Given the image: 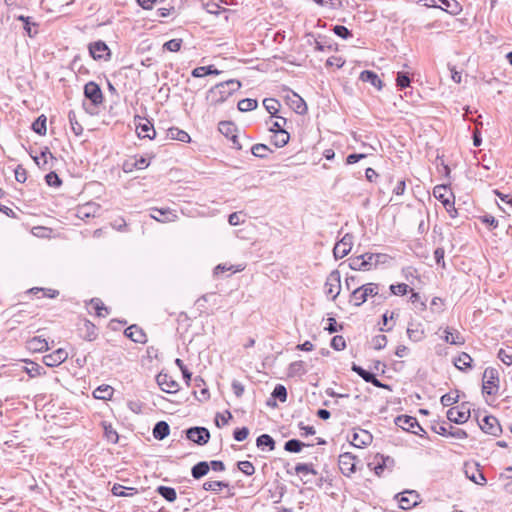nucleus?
I'll list each match as a JSON object with an SVG mask.
<instances>
[{"mask_svg": "<svg viewBox=\"0 0 512 512\" xmlns=\"http://www.w3.org/2000/svg\"><path fill=\"white\" fill-rule=\"evenodd\" d=\"M241 88V82L236 79H230L221 83L216 84L208 92V97L214 103H223L233 93Z\"/></svg>", "mask_w": 512, "mask_h": 512, "instance_id": "nucleus-1", "label": "nucleus"}, {"mask_svg": "<svg viewBox=\"0 0 512 512\" xmlns=\"http://www.w3.org/2000/svg\"><path fill=\"white\" fill-rule=\"evenodd\" d=\"M379 292V285L376 283H367L363 284L351 292L350 302H353V305L356 307L364 304L368 297H374Z\"/></svg>", "mask_w": 512, "mask_h": 512, "instance_id": "nucleus-2", "label": "nucleus"}, {"mask_svg": "<svg viewBox=\"0 0 512 512\" xmlns=\"http://www.w3.org/2000/svg\"><path fill=\"white\" fill-rule=\"evenodd\" d=\"M499 388L498 371L494 368H486L483 373L482 392L487 395H495Z\"/></svg>", "mask_w": 512, "mask_h": 512, "instance_id": "nucleus-3", "label": "nucleus"}, {"mask_svg": "<svg viewBox=\"0 0 512 512\" xmlns=\"http://www.w3.org/2000/svg\"><path fill=\"white\" fill-rule=\"evenodd\" d=\"M447 418L450 422L463 424L470 418V404L463 402L457 407H452L447 411Z\"/></svg>", "mask_w": 512, "mask_h": 512, "instance_id": "nucleus-4", "label": "nucleus"}, {"mask_svg": "<svg viewBox=\"0 0 512 512\" xmlns=\"http://www.w3.org/2000/svg\"><path fill=\"white\" fill-rule=\"evenodd\" d=\"M395 424L405 431L412 432L416 435H421L419 431L424 432L423 428L419 425L417 419L408 415H399L395 418Z\"/></svg>", "mask_w": 512, "mask_h": 512, "instance_id": "nucleus-5", "label": "nucleus"}, {"mask_svg": "<svg viewBox=\"0 0 512 512\" xmlns=\"http://www.w3.org/2000/svg\"><path fill=\"white\" fill-rule=\"evenodd\" d=\"M341 289L340 273L338 270H333L327 277L325 282V292L328 296L335 300L339 295Z\"/></svg>", "mask_w": 512, "mask_h": 512, "instance_id": "nucleus-6", "label": "nucleus"}, {"mask_svg": "<svg viewBox=\"0 0 512 512\" xmlns=\"http://www.w3.org/2000/svg\"><path fill=\"white\" fill-rule=\"evenodd\" d=\"M432 430L439 435L450 436L456 439H466L468 437L464 430L455 428L447 423L433 425Z\"/></svg>", "mask_w": 512, "mask_h": 512, "instance_id": "nucleus-7", "label": "nucleus"}, {"mask_svg": "<svg viewBox=\"0 0 512 512\" xmlns=\"http://www.w3.org/2000/svg\"><path fill=\"white\" fill-rule=\"evenodd\" d=\"M338 464L344 476L350 477L356 471V457L349 452L339 455Z\"/></svg>", "mask_w": 512, "mask_h": 512, "instance_id": "nucleus-8", "label": "nucleus"}, {"mask_svg": "<svg viewBox=\"0 0 512 512\" xmlns=\"http://www.w3.org/2000/svg\"><path fill=\"white\" fill-rule=\"evenodd\" d=\"M186 437L198 445H204L210 439V432L205 427H191L186 430Z\"/></svg>", "mask_w": 512, "mask_h": 512, "instance_id": "nucleus-9", "label": "nucleus"}, {"mask_svg": "<svg viewBox=\"0 0 512 512\" xmlns=\"http://www.w3.org/2000/svg\"><path fill=\"white\" fill-rule=\"evenodd\" d=\"M353 245V236L349 233L345 234L340 241H338L334 248L333 254L336 259H342L351 251Z\"/></svg>", "mask_w": 512, "mask_h": 512, "instance_id": "nucleus-10", "label": "nucleus"}, {"mask_svg": "<svg viewBox=\"0 0 512 512\" xmlns=\"http://www.w3.org/2000/svg\"><path fill=\"white\" fill-rule=\"evenodd\" d=\"M479 427L484 433L490 434L492 436H498L502 431L498 419L492 415L485 416L479 422Z\"/></svg>", "mask_w": 512, "mask_h": 512, "instance_id": "nucleus-11", "label": "nucleus"}, {"mask_svg": "<svg viewBox=\"0 0 512 512\" xmlns=\"http://www.w3.org/2000/svg\"><path fill=\"white\" fill-rule=\"evenodd\" d=\"M84 95L91 101L94 106L103 102V94L101 88L94 81H90L84 86Z\"/></svg>", "mask_w": 512, "mask_h": 512, "instance_id": "nucleus-12", "label": "nucleus"}, {"mask_svg": "<svg viewBox=\"0 0 512 512\" xmlns=\"http://www.w3.org/2000/svg\"><path fill=\"white\" fill-rule=\"evenodd\" d=\"M89 53L95 60H108L110 58V49L105 42L100 40L89 45Z\"/></svg>", "mask_w": 512, "mask_h": 512, "instance_id": "nucleus-13", "label": "nucleus"}, {"mask_svg": "<svg viewBox=\"0 0 512 512\" xmlns=\"http://www.w3.org/2000/svg\"><path fill=\"white\" fill-rule=\"evenodd\" d=\"M399 507L403 510H408L418 504L419 494L414 491H405L397 495Z\"/></svg>", "mask_w": 512, "mask_h": 512, "instance_id": "nucleus-14", "label": "nucleus"}, {"mask_svg": "<svg viewBox=\"0 0 512 512\" xmlns=\"http://www.w3.org/2000/svg\"><path fill=\"white\" fill-rule=\"evenodd\" d=\"M156 380L157 384L164 392L175 393L179 389V384L166 373H159Z\"/></svg>", "mask_w": 512, "mask_h": 512, "instance_id": "nucleus-15", "label": "nucleus"}, {"mask_svg": "<svg viewBox=\"0 0 512 512\" xmlns=\"http://www.w3.org/2000/svg\"><path fill=\"white\" fill-rule=\"evenodd\" d=\"M68 358L66 350L59 348L43 357V362L48 367H56L62 364Z\"/></svg>", "mask_w": 512, "mask_h": 512, "instance_id": "nucleus-16", "label": "nucleus"}, {"mask_svg": "<svg viewBox=\"0 0 512 512\" xmlns=\"http://www.w3.org/2000/svg\"><path fill=\"white\" fill-rule=\"evenodd\" d=\"M373 436L366 430H359L353 434V438L351 440V445L362 448L368 446L372 443Z\"/></svg>", "mask_w": 512, "mask_h": 512, "instance_id": "nucleus-17", "label": "nucleus"}, {"mask_svg": "<svg viewBox=\"0 0 512 512\" xmlns=\"http://www.w3.org/2000/svg\"><path fill=\"white\" fill-rule=\"evenodd\" d=\"M144 122H139L136 125V132L140 138H149L153 139L156 135L153 124L147 120L143 119Z\"/></svg>", "mask_w": 512, "mask_h": 512, "instance_id": "nucleus-18", "label": "nucleus"}, {"mask_svg": "<svg viewBox=\"0 0 512 512\" xmlns=\"http://www.w3.org/2000/svg\"><path fill=\"white\" fill-rule=\"evenodd\" d=\"M151 212V217L159 222H171L177 218V215L170 209L152 208Z\"/></svg>", "mask_w": 512, "mask_h": 512, "instance_id": "nucleus-19", "label": "nucleus"}, {"mask_svg": "<svg viewBox=\"0 0 512 512\" xmlns=\"http://www.w3.org/2000/svg\"><path fill=\"white\" fill-rule=\"evenodd\" d=\"M125 336L136 343H145L146 334L137 325H131L125 329Z\"/></svg>", "mask_w": 512, "mask_h": 512, "instance_id": "nucleus-20", "label": "nucleus"}, {"mask_svg": "<svg viewBox=\"0 0 512 512\" xmlns=\"http://www.w3.org/2000/svg\"><path fill=\"white\" fill-rule=\"evenodd\" d=\"M371 263L366 260L365 253L349 259V266L353 270H370L372 268Z\"/></svg>", "mask_w": 512, "mask_h": 512, "instance_id": "nucleus-21", "label": "nucleus"}, {"mask_svg": "<svg viewBox=\"0 0 512 512\" xmlns=\"http://www.w3.org/2000/svg\"><path fill=\"white\" fill-rule=\"evenodd\" d=\"M17 20L23 22V29L29 37H34L38 34V23L33 21L32 17L20 15Z\"/></svg>", "mask_w": 512, "mask_h": 512, "instance_id": "nucleus-22", "label": "nucleus"}, {"mask_svg": "<svg viewBox=\"0 0 512 512\" xmlns=\"http://www.w3.org/2000/svg\"><path fill=\"white\" fill-rule=\"evenodd\" d=\"M359 79L363 82H368L378 90H381L383 87V83L378 77V75L370 70H364L360 73Z\"/></svg>", "mask_w": 512, "mask_h": 512, "instance_id": "nucleus-23", "label": "nucleus"}, {"mask_svg": "<svg viewBox=\"0 0 512 512\" xmlns=\"http://www.w3.org/2000/svg\"><path fill=\"white\" fill-rule=\"evenodd\" d=\"M28 350L32 352H43L49 349L48 342L41 337H33L27 341Z\"/></svg>", "mask_w": 512, "mask_h": 512, "instance_id": "nucleus-24", "label": "nucleus"}, {"mask_svg": "<svg viewBox=\"0 0 512 512\" xmlns=\"http://www.w3.org/2000/svg\"><path fill=\"white\" fill-rule=\"evenodd\" d=\"M444 341L452 345H463L465 343L464 337L460 332L451 330L449 327L444 330Z\"/></svg>", "mask_w": 512, "mask_h": 512, "instance_id": "nucleus-25", "label": "nucleus"}, {"mask_svg": "<svg viewBox=\"0 0 512 512\" xmlns=\"http://www.w3.org/2000/svg\"><path fill=\"white\" fill-rule=\"evenodd\" d=\"M166 135H167V138H169L171 140H178V141L184 142V143L190 142V140H191L189 134L186 131L179 129L177 127L169 128L166 131Z\"/></svg>", "mask_w": 512, "mask_h": 512, "instance_id": "nucleus-26", "label": "nucleus"}, {"mask_svg": "<svg viewBox=\"0 0 512 512\" xmlns=\"http://www.w3.org/2000/svg\"><path fill=\"white\" fill-rule=\"evenodd\" d=\"M289 99V104L291 108L300 115H303L307 112V105L305 101L296 93H293V96Z\"/></svg>", "mask_w": 512, "mask_h": 512, "instance_id": "nucleus-27", "label": "nucleus"}, {"mask_svg": "<svg viewBox=\"0 0 512 512\" xmlns=\"http://www.w3.org/2000/svg\"><path fill=\"white\" fill-rule=\"evenodd\" d=\"M149 164H150V161L147 158L140 156L139 158H135L133 160V162H131V161L126 162L124 164V170L126 172H131L133 170V168L142 170V169L147 168L149 166Z\"/></svg>", "mask_w": 512, "mask_h": 512, "instance_id": "nucleus-28", "label": "nucleus"}, {"mask_svg": "<svg viewBox=\"0 0 512 512\" xmlns=\"http://www.w3.org/2000/svg\"><path fill=\"white\" fill-rule=\"evenodd\" d=\"M170 433V427L167 422L159 421L153 428V436L157 440L165 439Z\"/></svg>", "mask_w": 512, "mask_h": 512, "instance_id": "nucleus-29", "label": "nucleus"}, {"mask_svg": "<svg viewBox=\"0 0 512 512\" xmlns=\"http://www.w3.org/2000/svg\"><path fill=\"white\" fill-rule=\"evenodd\" d=\"M221 71L216 69L213 65L199 66L192 70V76L195 78H201L206 75H219Z\"/></svg>", "mask_w": 512, "mask_h": 512, "instance_id": "nucleus-30", "label": "nucleus"}, {"mask_svg": "<svg viewBox=\"0 0 512 512\" xmlns=\"http://www.w3.org/2000/svg\"><path fill=\"white\" fill-rule=\"evenodd\" d=\"M465 474L467 478H469L471 481H473L477 485H485L486 484V478L484 474L477 468L472 467L471 469L466 468Z\"/></svg>", "mask_w": 512, "mask_h": 512, "instance_id": "nucleus-31", "label": "nucleus"}, {"mask_svg": "<svg viewBox=\"0 0 512 512\" xmlns=\"http://www.w3.org/2000/svg\"><path fill=\"white\" fill-rule=\"evenodd\" d=\"M209 464L206 461H201L195 464L191 469L193 478L200 479L209 472Z\"/></svg>", "mask_w": 512, "mask_h": 512, "instance_id": "nucleus-32", "label": "nucleus"}, {"mask_svg": "<svg viewBox=\"0 0 512 512\" xmlns=\"http://www.w3.org/2000/svg\"><path fill=\"white\" fill-rule=\"evenodd\" d=\"M156 492L168 502H174L177 498L176 490L168 486H158Z\"/></svg>", "mask_w": 512, "mask_h": 512, "instance_id": "nucleus-33", "label": "nucleus"}, {"mask_svg": "<svg viewBox=\"0 0 512 512\" xmlns=\"http://www.w3.org/2000/svg\"><path fill=\"white\" fill-rule=\"evenodd\" d=\"M256 445L260 449H264V447H267L269 449V451H272L275 449V441L268 434H262L259 437H257Z\"/></svg>", "mask_w": 512, "mask_h": 512, "instance_id": "nucleus-34", "label": "nucleus"}, {"mask_svg": "<svg viewBox=\"0 0 512 512\" xmlns=\"http://www.w3.org/2000/svg\"><path fill=\"white\" fill-rule=\"evenodd\" d=\"M440 8L452 15H456L461 11V7L456 0H441Z\"/></svg>", "mask_w": 512, "mask_h": 512, "instance_id": "nucleus-35", "label": "nucleus"}, {"mask_svg": "<svg viewBox=\"0 0 512 512\" xmlns=\"http://www.w3.org/2000/svg\"><path fill=\"white\" fill-rule=\"evenodd\" d=\"M113 395V388L108 385H102L96 388L93 392V396L96 399H110Z\"/></svg>", "mask_w": 512, "mask_h": 512, "instance_id": "nucleus-36", "label": "nucleus"}, {"mask_svg": "<svg viewBox=\"0 0 512 512\" xmlns=\"http://www.w3.org/2000/svg\"><path fill=\"white\" fill-rule=\"evenodd\" d=\"M304 446H310V445L305 444L298 439H290L285 442L284 449L290 453H299Z\"/></svg>", "mask_w": 512, "mask_h": 512, "instance_id": "nucleus-37", "label": "nucleus"}, {"mask_svg": "<svg viewBox=\"0 0 512 512\" xmlns=\"http://www.w3.org/2000/svg\"><path fill=\"white\" fill-rule=\"evenodd\" d=\"M473 359L471 358V356L465 352H462L456 359H455V366L459 369V370H464L466 368H470L471 367V363H472Z\"/></svg>", "mask_w": 512, "mask_h": 512, "instance_id": "nucleus-38", "label": "nucleus"}, {"mask_svg": "<svg viewBox=\"0 0 512 512\" xmlns=\"http://www.w3.org/2000/svg\"><path fill=\"white\" fill-rule=\"evenodd\" d=\"M47 118L45 115H40L33 123H32V130L39 134V135H45L47 132L46 127Z\"/></svg>", "mask_w": 512, "mask_h": 512, "instance_id": "nucleus-39", "label": "nucleus"}, {"mask_svg": "<svg viewBox=\"0 0 512 512\" xmlns=\"http://www.w3.org/2000/svg\"><path fill=\"white\" fill-rule=\"evenodd\" d=\"M290 139V135L287 131H279V130H276V132H274V136H273V144L276 146V147H284L288 141Z\"/></svg>", "mask_w": 512, "mask_h": 512, "instance_id": "nucleus-40", "label": "nucleus"}, {"mask_svg": "<svg viewBox=\"0 0 512 512\" xmlns=\"http://www.w3.org/2000/svg\"><path fill=\"white\" fill-rule=\"evenodd\" d=\"M375 460L376 464L373 467V469L378 476H380L383 473L384 469L386 468V461H390L391 463L394 462V460L391 457H384L383 455L379 454L375 456Z\"/></svg>", "mask_w": 512, "mask_h": 512, "instance_id": "nucleus-41", "label": "nucleus"}, {"mask_svg": "<svg viewBox=\"0 0 512 512\" xmlns=\"http://www.w3.org/2000/svg\"><path fill=\"white\" fill-rule=\"evenodd\" d=\"M263 105L271 117H275L280 108V102L274 98L264 99Z\"/></svg>", "mask_w": 512, "mask_h": 512, "instance_id": "nucleus-42", "label": "nucleus"}, {"mask_svg": "<svg viewBox=\"0 0 512 512\" xmlns=\"http://www.w3.org/2000/svg\"><path fill=\"white\" fill-rule=\"evenodd\" d=\"M237 106L241 112H248L256 109L258 106V102L256 99L245 98L240 100Z\"/></svg>", "mask_w": 512, "mask_h": 512, "instance_id": "nucleus-43", "label": "nucleus"}, {"mask_svg": "<svg viewBox=\"0 0 512 512\" xmlns=\"http://www.w3.org/2000/svg\"><path fill=\"white\" fill-rule=\"evenodd\" d=\"M90 305L95 309L97 316L106 317L108 315V308L103 304L99 298L90 300Z\"/></svg>", "mask_w": 512, "mask_h": 512, "instance_id": "nucleus-44", "label": "nucleus"}, {"mask_svg": "<svg viewBox=\"0 0 512 512\" xmlns=\"http://www.w3.org/2000/svg\"><path fill=\"white\" fill-rule=\"evenodd\" d=\"M366 260L372 262V267H376L380 263H385L388 259L387 254L383 253H365Z\"/></svg>", "mask_w": 512, "mask_h": 512, "instance_id": "nucleus-45", "label": "nucleus"}, {"mask_svg": "<svg viewBox=\"0 0 512 512\" xmlns=\"http://www.w3.org/2000/svg\"><path fill=\"white\" fill-rule=\"evenodd\" d=\"M68 119L71 125V129L76 136H79L83 132L82 125L77 120V115L74 111L68 113Z\"/></svg>", "mask_w": 512, "mask_h": 512, "instance_id": "nucleus-46", "label": "nucleus"}, {"mask_svg": "<svg viewBox=\"0 0 512 512\" xmlns=\"http://www.w3.org/2000/svg\"><path fill=\"white\" fill-rule=\"evenodd\" d=\"M498 358L507 366L512 365V347L501 348L497 354Z\"/></svg>", "mask_w": 512, "mask_h": 512, "instance_id": "nucleus-47", "label": "nucleus"}, {"mask_svg": "<svg viewBox=\"0 0 512 512\" xmlns=\"http://www.w3.org/2000/svg\"><path fill=\"white\" fill-rule=\"evenodd\" d=\"M251 152L255 157L266 158L271 149L265 144H255L251 148Z\"/></svg>", "mask_w": 512, "mask_h": 512, "instance_id": "nucleus-48", "label": "nucleus"}, {"mask_svg": "<svg viewBox=\"0 0 512 512\" xmlns=\"http://www.w3.org/2000/svg\"><path fill=\"white\" fill-rule=\"evenodd\" d=\"M295 472L297 474H303V475H307V474L317 475V471L313 468V464H308V463H298L295 466Z\"/></svg>", "mask_w": 512, "mask_h": 512, "instance_id": "nucleus-49", "label": "nucleus"}, {"mask_svg": "<svg viewBox=\"0 0 512 512\" xmlns=\"http://www.w3.org/2000/svg\"><path fill=\"white\" fill-rule=\"evenodd\" d=\"M225 487H228V484L222 481H207L203 484L204 490L213 492H217Z\"/></svg>", "mask_w": 512, "mask_h": 512, "instance_id": "nucleus-50", "label": "nucleus"}, {"mask_svg": "<svg viewBox=\"0 0 512 512\" xmlns=\"http://www.w3.org/2000/svg\"><path fill=\"white\" fill-rule=\"evenodd\" d=\"M411 303L415 306L416 309L423 311L426 309V304L424 301H422L421 295L418 292H414L411 289V296H410Z\"/></svg>", "mask_w": 512, "mask_h": 512, "instance_id": "nucleus-51", "label": "nucleus"}, {"mask_svg": "<svg viewBox=\"0 0 512 512\" xmlns=\"http://www.w3.org/2000/svg\"><path fill=\"white\" fill-rule=\"evenodd\" d=\"M238 469L247 476H251L255 473V467L250 461H239Z\"/></svg>", "mask_w": 512, "mask_h": 512, "instance_id": "nucleus-52", "label": "nucleus"}, {"mask_svg": "<svg viewBox=\"0 0 512 512\" xmlns=\"http://www.w3.org/2000/svg\"><path fill=\"white\" fill-rule=\"evenodd\" d=\"M390 291L394 295L403 296V295L407 294L409 291H411V289L407 284L399 283L396 285H391Z\"/></svg>", "mask_w": 512, "mask_h": 512, "instance_id": "nucleus-53", "label": "nucleus"}, {"mask_svg": "<svg viewBox=\"0 0 512 512\" xmlns=\"http://www.w3.org/2000/svg\"><path fill=\"white\" fill-rule=\"evenodd\" d=\"M272 396L281 402H285L287 399V390L285 386L281 384L276 385L272 392Z\"/></svg>", "mask_w": 512, "mask_h": 512, "instance_id": "nucleus-54", "label": "nucleus"}, {"mask_svg": "<svg viewBox=\"0 0 512 512\" xmlns=\"http://www.w3.org/2000/svg\"><path fill=\"white\" fill-rule=\"evenodd\" d=\"M182 39H171L164 43L163 48L170 52H178L182 46Z\"/></svg>", "mask_w": 512, "mask_h": 512, "instance_id": "nucleus-55", "label": "nucleus"}, {"mask_svg": "<svg viewBox=\"0 0 512 512\" xmlns=\"http://www.w3.org/2000/svg\"><path fill=\"white\" fill-rule=\"evenodd\" d=\"M459 401V394L456 391V395H452L451 393L444 394L440 398V402L443 406H451Z\"/></svg>", "mask_w": 512, "mask_h": 512, "instance_id": "nucleus-56", "label": "nucleus"}, {"mask_svg": "<svg viewBox=\"0 0 512 512\" xmlns=\"http://www.w3.org/2000/svg\"><path fill=\"white\" fill-rule=\"evenodd\" d=\"M352 370L356 372L365 382H368L373 378V373L363 369L361 366L356 364L352 365Z\"/></svg>", "mask_w": 512, "mask_h": 512, "instance_id": "nucleus-57", "label": "nucleus"}, {"mask_svg": "<svg viewBox=\"0 0 512 512\" xmlns=\"http://www.w3.org/2000/svg\"><path fill=\"white\" fill-rule=\"evenodd\" d=\"M45 181H46L47 185H49L51 187H59L62 184V181L59 178L58 174L53 171L49 172L45 176Z\"/></svg>", "mask_w": 512, "mask_h": 512, "instance_id": "nucleus-58", "label": "nucleus"}, {"mask_svg": "<svg viewBox=\"0 0 512 512\" xmlns=\"http://www.w3.org/2000/svg\"><path fill=\"white\" fill-rule=\"evenodd\" d=\"M410 82L411 81H410V78L407 73H404V72L397 73L396 83L400 89H404V88L408 87L410 85Z\"/></svg>", "mask_w": 512, "mask_h": 512, "instance_id": "nucleus-59", "label": "nucleus"}, {"mask_svg": "<svg viewBox=\"0 0 512 512\" xmlns=\"http://www.w3.org/2000/svg\"><path fill=\"white\" fill-rule=\"evenodd\" d=\"M304 373H305V371L303 369V362L302 361H295V362H292L289 365V375L290 376L301 375V374H304Z\"/></svg>", "mask_w": 512, "mask_h": 512, "instance_id": "nucleus-60", "label": "nucleus"}, {"mask_svg": "<svg viewBox=\"0 0 512 512\" xmlns=\"http://www.w3.org/2000/svg\"><path fill=\"white\" fill-rule=\"evenodd\" d=\"M331 347L337 351H341L346 347V342L343 336L336 335L331 340Z\"/></svg>", "mask_w": 512, "mask_h": 512, "instance_id": "nucleus-61", "label": "nucleus"}, {"mask_svg": "<svg viewBox=\"0 0 512 512\" xmlns=\"http://www.w3.org/2000/svg\"><path fill=\"white\" fill-rule=\"evenodd\" d=\"M333 31L337 36L343 39H347L352 36L351 31L343 25L334 26Z\"/></svg>", "mask_w": 512, "mask_h": 512, "instance_id": "nucleus-62", "label": "nucleus"}, {"mask_svg": "<svg viewBox=\"0 0 512 512\" xmlns=\"http://www.w3.org/2000/svg\"><path fill=\"white\" fill-rule=\"evenodd\" d=\"M249 435V430L247 427L237 428L234 430L233 437L236 441L241 442L244 441Z\"/></svg>", "mask_w": 512, "mask_h": 512, "instance_id": "nucleus-63", "label": "nucleus"}, {"mask_svg": "<svg viewBox=\"0 0 512 512\" xmlns=\"http://www.w3.org/2000/svg\"><path fill=\"white\" fill-rule=\"evenodd\" d=\"M231 418H232V414L229 411H226V414L217 413L216 418H215V424L218 427H221L223 425H226Z\"/></svg>", "mask_w": 512, "mask_h": 512, "instance_id": "nucleus-64", "label": "nucleus"}]
</instances>
